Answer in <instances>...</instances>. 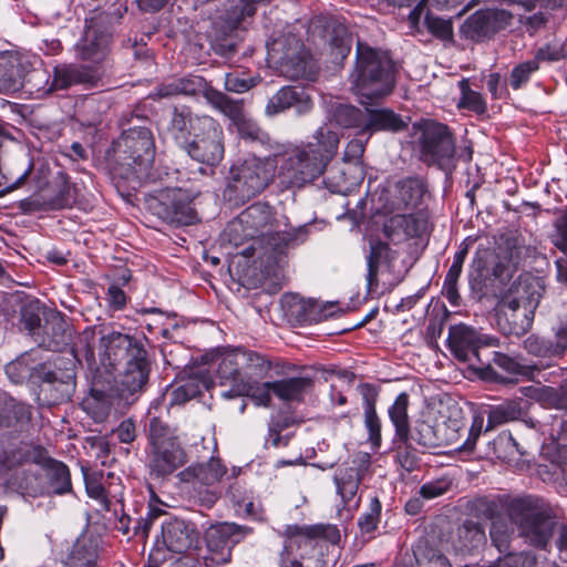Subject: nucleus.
<instances>
[{
    "instance_id": "f257e3e1",
    "label": "nucleus",
    "mask_w": 567,
    "mask_h": 567,
    "mask_svg": "<svg viewBox=\"0 0 567 567\" xmlns=\"http://www.w3.org/2000/svg\"><path fill=\"white\" fill-rule=\"evenodd\" d=\"M151 372V361L144 341L140 338L111 331L100 337V365L95 367L93 399L100 403L94 414L97 422L104 421L111 409L107 390L103 383L117 384L121 396L134 394L145 389Z\"/></svg>"
},
{
    "instance_id": "f03ea898",
    "label": "nucleus",
    "mask_w": 567,
    "mask_h": 567,
    "mask_svg": "<svg viewBox=\"0 0 567 567\" xmlns=\"http://www.w3.org/2000/svg\"><path fill=\"white\" fill-rule=\"evenodd\" d=\"M470 509L474 516L485 519L505 513L516 526L518 536L538 548H545L554 533V511L544 498L535 495L480 496L471 502Z\"/></svg>"
},
{
    "instance_id": "7ed1b4c3",
    "label": "nucleus",
    "mask_w": 567,
    "mask_h": 567,
    "mask_svg": "<svg viewBox=\"0 0 567 567\" xmlns=\"http://www.w3.org/2000/svg\"><path fill=\"white\" fill-rule=\"evenodd\" d=\"M312 138L315 142L295 145L285 152L280 175L291 187H301L323 174L327 165L337 154L340 133L329 125L319 126Z\"/></svg>"
},
{
    "instance_id": "20e7f679",
    "label": "nucleus",
    "mask_w": 567,
    "mask_h": 567,
    "mask_svg": "<svg viewBox=\"0 0 567 567\" xmlns=\"http://www.w3.org/2000/svg\"><path fill=\"white\" fill-rule=\"evenodd\" d=\"M395 63L388 52L358 41L349 83L361 104L368 105L390 95L395 86Z\"/></svg>"
},
{
    "instance_id": "39448f33",
    "label": "nucleus",
    "mask_w": 567,
    "mask_h": 567,
    "mask_svg": "<svg viewBox=\"0 0 567 567\" xmlns=\"http://www.w3.org/2000/svg\"><path fill=\"white\" fill-rule=\"evenodd\" d=\"M20 462L39 466V473L24 472L19 480V488L32 497L63 495L72 491L69 467L50 456L41 445L25 444L20 450Z\"/></svg>"
},
{
    "instance_id": "423d86ee",
    "label": "nucleus",
    "mask_w": 567,
    "mask_h": 567,
    "mask_svg": "<svg viewBox=\"0 0 567 567\" xmlns=\"http://www.w3.org/2000/svg\"><path fill=\"white\" fill-rule=\"evenodd\" d=\"M179 134L182 147L192 159L209 166L223 159V131L210 116L194 115L183 107L179 111Z\"/></svg>"
},
{
    "instance_id": "0eeeda50",
    "label": "nucleus",
    "mask_w": 567,
    "mask_h": 567,
    "mask_svg": "<svg viewBox=\"0 0 567 567\" xmlns=\"http://www.w3.org/2000/svg\"><path fill=\"white\" fill-rule=\"evenodd\" d=\"M412 137L414 148L423 163L441 168L452 163L455 155V138L447 125L433 120H422L413 124Z\"/></svg>"
},
{
    "instance_id": "6e6552de",
    "label": "nucleus",
    "mask_w": 567,
    "mask_h": 567,
    "mask_svg": "<svg viewBox=\"0 0 567 567\" xmlns=\"http://www.w3.org/2000/svg\"><path fill=\"white\" fill-rule=\"evenodd\" d=\"M274 176V163L250 156L233 164L226 192L230 199L244 203L264 192L272 182Z\"/></svg>"
},
{
    "instance_id": "1a4fd4ad",
    "label": "nucleus",
    "mask_w": 567,
    "mask_h": 567,
    "mask_svg": "<svg viewBox=\"0 0 567 567\" xmlns=\"http://www.w3.org/2000/svg\"><path fill=\"white\" fill-rule=\"evenodd\" d=\"M268 60L290 80L313 81L317 66L302 42L292 33L281 34L267 43Z\"/></svg>"
},
{
    "instance_id": "9d476101",
    "label": "nucleus",
    "mask_w": 567,
    "mask_h": 567,
    "mask_svg": "<svg viewBox=\"0 0 567 567\" xmlns=\"http://www.w3.org/2000/svg\"><path fill=\"white\" fill-rule=\"evenodd\" d=\"M449 347L454 357L468 363L484 379L498 380L495 368L491 365L489 360L482 359V346H495L496 339L482 337L470 326L460 323L451 326L449 329Z\"/></svg>"
},
{
    "instance_id": "9b49d317",
    "label": "nucleus",
    "mask_w": 567,
    "mask_h": 567,
    "mask_svg": "<svg viewBox=\"0 0 567 567\" xmlns=\"http://www.w3.org/2000/svg\"><path fill=\"white\" fill-rule=\"evenodd\" d=\"M225 473L226 467L214 456H210L206 464H193L179 472V494L187 495L199 505L210 508L219 498V493L212 487Z\"/></svg>"
},
{
    "instance_id": "f8f14e48",
    "label": "nucleus",
    "mask_w": 567,
    "mask_h": 567,
    "mask_svg": "<svg viewBox=\"0 0 567 567\" xmlns=\"http://www.w3.org/2000/svg\"><path fill=\"white\" fill-rule=\"evenodd\" d=\"M116 156L127 177L146 174L155 156L152 132L143 126L124 131L116 142Z\"/></svg>"
},
{
    "instance_id": "ddd939ff",
    "label": "nucleus",
    "mask_w": 567,
    "mask_h": 567,
    "mask_svg": "<svg viewBox=\"0 0 567 567\" xmlns=\"http://www.w3.org/2000/svg\"><path fill=\"white\" fill-rule=\"evenodd\" d=\"M271 369V362L261 353L238 347L223 352L217 374L221 384L230 388L240 381L264 379Z\"/></svg>"
},
{
    "instance_id": "4468645a",
    "label": "nucleus",
    "mask_w": 567,
    "mask_h": 567,
    "mask_svg": "<svg viewBox=\"0 0 567 567\" xmlns=\"http://www.w3.org/2000/svg\"><path fill=\"white\" fill-rule=\"evenodd\" d=\"M112 14L93 11L85 19V31L78 43L79 56L92 63L103 62L110 54L114 38Z\"/></svg>"
},
{
    "instance_id": "2eb2a0df",
    "label": "nucleus",
    "mask_w": 567,
    "mask_h": 567,
    "mask_svg": "<svg viewBox=\"0 0 567 567\" xmlns=\"http://www.w3.org/2000/svg\"><path fill=\"white\" fill-rule=\"evenodd\" d=\"M31 80L43 81L39 86L42 96L53 94L58 91L69 90L75 85L93 87L101 80L97 69L81 63H59L53 66L52 72L45 70L35 71Z\"/></svg>"
},
{
    "instance_id": "dca6fc26",
    "label": "nucleus",
    "mask_w": 567,
    "mask_h": 567,
    "mask_svg": "<svg viewBox=\"0 0 567 567\" xmlns=\"http://www.w3.org/2000/svg\"><path fill=\"white\" fill-rule=\"evenodd\" d=\"M369 468L370 455L368 453H359L336 468L333 483L344 509L351 512L359 507L361 502L360 485Z\"/></svg>"
},
{
    "instance_id": "f3484780",
    "label": "nucleus",
    "mask_w": 567,
    "mask_h": 567,
    "mask_svg": "<svg viewBox=\"0 0 567 567\" xmlns=\"http://www.w3.org/2000/svg\"><path fill=\"white\" fill-rule=\"evenodd\" d=\"M177 435L175 427L161 417L150 422L152 446L151 468L157 476H167L176 468Z\"/></svg>"
},
{
    "instance_id": "a211bd4d",
    "label": "nucleus",
    "mask_w": 567,
    "mask_h": 567,
    "mask_svg": "<svg viewBox=\"0 0 567 567\" xmlns=\"http://www.w3.org/2000/svg\"><path fill=\"white\" fill-rule=\"evenodd\" d=\"M437 433L440 446H455V450L472 454L481 436L483 427V416L475 415L470 429L466 426L462 410L455 408L442 423H437Z\"/></svg>"
},
{
    "instance_id": "6ab92c4d",
    "label": "nucleus",
    "mask_w": 567,
    "mask_h": 567,
    "mask_svg": "<svg viewBox=\"0 0 567 567\" xmlns=\"http://www.w3.org/2000/svg\"><path fill=\"white\" fill-rule=\"evenodd\" d=\"M70 367H56L47 362L40 370V377L37 380L39 386L38 400L44 405H56L68 402L75 391V372Z\"/></svg>"
},
{
    "instance_id": "aec40b11",
    "label": "nucleus",
    "mask_w": 567,
    "mask_h": 567,
    "mask_svg": "<svg viewBox=\"0 0 567 567\" xmlns=\"http://www.w3.org/2000/svg\"><path fill=\"white\" fill-rule=\"evenodd\" d=\"M429 230V214L425 210L413 213L394 212L383 223V235L394 245L410 238H419Z\"/></svg>"
},
{
    "instance_id": "412c9836",
    "label": "nucleus",
    "mask_w": 567,
    "mask_h": 567,
    "mask_svg": "<svg viewBox=\"0 0 567 567\" xmlns=\"http://www.w3.org/2000/svg\"><path fill=\"white\" fill-rule=\"evenodd\" d=\"M240 526L223 523L212 526L205 535L208 555H202L206 567H215L230 561L231 548L238 542L234 537L240 532Z\"/></svg>"
},
{
    "instance_id": "4be33fe9",
    "label": "nucleus",
    "mask_w": 567,
    "mask_h": 567,
    "mask_svg": "<svg viewBox=\"0 0 567 567\" xmlns=\"http://www.w3.org/2000/svg\"><path fill=\"white\" fill-rule=\"evenodd\" d=\"M289 109H295L298 115H306L311 112L313 101L305 87L282 86L268 100L265 114L272 117Z\"/></svg>"
},
{
    "instance_id": "5701e85b",
    "label": "nucleus",
    "mask_w": 567,
    "mask_h": 567,
    "mask_svg": "<svg viewBox=\"0 0 567 567\" xmlns=\"http://www.w3.org/2000/svg\"><path fill=\"white\" fill-rule=\"evenodd\" d=\"M426 192L427 186L422 178L408 177L401 179L395 184V192L385 207L391 213L422 210L420 206Z\"/></svg>"
},
{
    "instance_id": "b1692460",
    "label": "nucleus",
    "mask_w": 567,
    "mask_h": 567,
    "mask_svg": "<svg viewBox=\"0 0 567 567\" xmlns=\"http://www.w3.org/2000/svg\"><path fill=\"white\" fill-rule=\"evenodd\" d=\"M554 331V339L538 334L528 336L523 342L524 349L529 354L542 359L561 358L567 352V316L560 318Z\"/></svg>"
},
{
    "instance_id": "393cba45",
    "label": "nucleus",
    "mask_w": 567,
    "mask_h": 567,
    "mask_svg": "<svg viewBox=\"0 0 567 567\" xmlns=\"http://www.w3.org/2000/svg\"><path fill=\"white\" fill-rule=\"evenodd\" d=\"M281 303L286 315L300 323L332 317L336 313L334 308H337L336 302H328L321 307L317 301L295 293L285 295Z\"/></svg>"
},
{
    "instance_id": "a878e982",
    "label": "nucleus",
    "mask_w": 567,
    "mask_h": 567,
    "mask_svg": "<svg viewBox=\"0 0 567 567\" xmlns=\"http://www.w3.org/2000/svg\"><path fill=\"white\" fill-rule=\"evenodd\" d=\"M313 29H322L328 38L331 54L336 60H343L351 51L352 37L347 27L338 19L330 16H319L311 21Z\"/></svg>"
},
{
    "instance_id": "bb28decb",
    "label": "nucleus",
    "mask_w": 567,
    "mask_h": 567,
    "mask_svg": "<svg viewBox=\"0 0 567 567\" xmlns=\"http://www.w3.org/2000/svg\"><path fill=\"white\" fill-rule=\"evenodd\" d=\"M202 551L203 539L197 525L190 520H179V566L197 567Z\"/></svg>"
},
{
    "instance_id": "cd10ccee",
    "label": "nucleus",
    "mask_w": 567,
    "mask_h": 567,
    "mask_svg": "<svg viewBox=\"0 0 567 567\" xmlns=\"http://www.w3.org/2000/svg\"><path fill=\"white\" fill-rule=\"evenodd\" d=\"M274 221L272 208L266 203H255L238 216V223L243 226L245 235L249 237L257 234L270 235Z\"/></svg>"
},
{
    "instance_id": "c85d7f7f",
    "label": "nucleus",
    "mask_w": 567,
    "mask_h": 567,
    "mask_svg": "<svg viewBox=\"0 0 567 567\" xmlns=\"http://www.w3.org/2000/svg\"><path fill=\"white\" fill-rule=\"evenodd\" d=\"M405 126L403 118L390 109L365 107L363 133L369 135L377 132L396 133L403 131Z\"/></svg>"
},
{
    "instance_id": "c756f323",
    "label": "nucleus",
    "mask_w": 567,
    "mask_h": 567,
    "mask_svg": "<svg viewBox=\"0 0 567 567\" xmlns=\"http://www.w3.org/2000/svg\"><path fill=\"white\" fill-rule=\"evenodd\" d=\"M37 351L32 350L22 353L16 360L6 365V373L8 378L16 384L23 383L27 380H32L33 383L40 377V370L47 362H40L35 357Z\"/></svg>"
},
{
    "instance_id": "7c9ffc66",
    "label": "nucleus",
    "mask_w": 567,
    "mask_h": 567,
    "mask_svg": "<svg viewBox=\"0 0 567 567\" xmlns=\"http://www.w3.org/2000/svg\"><path fill=\"white\" fill-rule=\"evenodd\" d=\"M272 393V382L260 383L259 380L255 381H240L234 384L228 391L221 393L226 399L236 396H249L259 406H270Z\"/></svg>"
},
{
    "instance_id": "2f4dec72",
    "label": "nucleus",
    "mask_w": 567,
    "mask_h": 567,
    "mask_svg": "<svg viewBox=\"0 0 567 567\" xmlns=\"http://www.w3.org/2000/svg\"><path fill=\"white\" fill-rule=\"evenodd\" d=\"M313 388V380L308 377H292L272 381V393L284 402H301Z\"/></svg>"
},
{
    "instance_id": "473e14b6",
    "label": "nucleus",
    "mask_w": 567,
    "mask_h": 567,
    "mask_svg": "<svg viewBox=\"0 0 567 567\" xmlns=\"http://www.w3.org/2000/svg\"><path fill=\"white\" fill-rule=\"evenodd\" d=\"M364 114L365 110L361 111L353 105L334 103L330 105L327 122L322 125H329L333 131H336L333 124L344 128L354 127L360 128L363 133Z\"/></svg>"
},
{
    "instance_id": "72a5a7b5",
    "label": "nucleus",
    "mask_w": 567,
    "mask_h": 567,
    "mask_svg": "<svg viewBox=\"0 0 567 567\" xmlns=\"http://www.w3.org/2000/svg\"><path fill=\"white\" fill-rule=\"evenodd\" d=\"M97 559V543L92 537H79L63 560L64 567H94Z\"/></svg>"
},
{
    "instance_id": "f704fd0d",
    "label": "nucleus",
    "mask_w": 567,
    "mask_h": 567,
    "mask_svg": "<svg viewBox=\"0 0 567 567\" xmlns=\"http://www.w3.org/2000/svg\"><path fill=\"white\" fill-rule=\"evenodd\" d=\"M23 85V75L19 59L8 52L0 53V93L19 91Z\"/></svg>"
},
{
    "instance_id": "c9c22d12",
    "label": "nucleus",
    "mask_w": 567,
    "mask_h": 567,
    "mask_svg": "<svg viewBox=\"0 0 567 567\" xmlns=\"http://www.w3.org/2000/svg\"><path fill=\"white\" fill-rule=\"evenodd\" d=\"M467 252L468 250L465 246L454 254L453 262L444 279L443 295L453 307H458L462 302L457 285Z\"/></svg>"
},
{
    "instance_id": "e433bc0d",
    "label": "nucleus",
    "mask_w": 567,
    "mask_h": 567,
    "mask_svg": "<svg viewBox=\"0 0 567 567\" xmlns=\"http://www.w3.org/2000/svg\"><path fill=\"white\" fill-rule=\"evenodd\" d=\"M486 542L483 526L473 520H465L456 529L454 545L457 550L471 553L482 547Z\"/></svg>"
},
{
    "instance_id": "4c0bfd02",
    "label": "nucleus",
    "mask_w": 567,
    "mask_h": 567,
    "mask_svg": "<svg viewBox=\"0 0 567 567\" xmlns=\"http://www.w3.org/2000/svg\"><path fill=\"white\" fill-rule=\"evenodd\" d=\"M44 310V307L41 305L39 300H33L25 303L21 309V327L29 334L37 337V341L44 342V334H49V321L47 320L45 326L41 324V315Z\"/></svg>"
},
{
    "instance_id": "58836bf2",
    "label": "nucleus",
    "mask_w": 567,
    "mask_h": 567,
    "mask_svg": "<svg viewBox=\"0 0 567 567\" xmlns=\"http://www.w3.org/2000/svg\"><path fill=\"white\" fill-rule=\"evenodd\" d=\"M410 405L409 394L400 393L394 402L389 406L388 414L395 430V441H406L408 430L410 427L408 409Z\"/></svg>"
},
{
    "instance_id": "ea45409f",
    "label": "nucleus",
    "mask_w": 567,
    "mask_h": 567,
    "mask_svg": "<svg viewBox=\"0 0 567 567\" xmlns=\"http://www.w3.org/2000/svg\"><path fill=\"white\" fill-rule=\"evenodd\" d=\"M513 288L514 293L522 297L523 308H525V310H529V313H533L544 293L542 280L530 276L519 277L517 284L514 285Z\"/></svg>"
},
{
    "instance_id": "a19ab883",
    "label": "nucleus",
    "mask_w": 567,
    "mask_h": 567,
    "mask_svg": "<svg viewBox=\"0 0 567 567\" xmlns=\"http://www.w3.org/2000/svg\"><path fill=\"white\" fill-rule=\"evenodd\" d=\"M399 442L406 447L411 446L413 442L426 449L441 447L437 426L427 421H416L414 427L408 430V440Z\"/></svg>"
},
{
    "instance_id": "79ce46f5",
    "label": "nucleus",
    "mask_w": 567,
    "mask_h": 567,
    "mask_svg": "<svg viewBox=\"0 0 567 567\" xmlns=\"http://www.w3.org/2000/svg\"><path fill=\"white\" fill-rule=\"evenodd\" d=\"M153 214L167 224L177 221V190L162 189L151 203Z\"/></svg>"
},
{
    "instance_id": "37998d69",
    "label": "nucleus",
    "mask_w": 567,
    "mask_h": 567,
    "mask_svg": "<svg viewBox=\"0 0 567 567\" xmlns=\"http://www.w3.org/2000/svg\"><path fill=\"white\" fill-rule=\"evenodd\" d=\"M416 567H452L447 557L427 540L421 539L413 547Z\"/></svg>"
},
{
    "instance_id": "c03bdc74",
    "label": "nucleus",
    "mask_w": 567,
    "mask_h": 567,
    "mask_svg": "<svg viewBox=\"0 0 567 567\" xmlns=\"http://www.w3.org/2000/svg\"><path fill=\"white\" fill-rule=\"evenodd\" d=\"M533 323V313L523 308L522 312L511 315H497V326L499 330L506 336L519 337L526 333Z\"/></svg>"
},
{
    "instance_id": "a18cd8bd",
    "label": "nucleus",
    "mask_w": 567,
    "mask_h": 567,
    "mask_svg": "<svg viewBox=\"0 0 567 567\" xmlns=\"http://www.w3.org/2000/svg\"><path fill=\"white\" fill-rule=\"evenodd\" d=\"M96 337L97 331L95 327L85 328L78 337L72 350L74 358L78 361L85 360L90 369H93L96 364L94 354Z\"/></svg>"
},
{
    "instance_id": "49530a36",
    "label": "nucleus",
    "mask_w": 567,
    "mask_h": 567,
    "mask_svg": "<svg viewBox=\"0 0 567 567\" xmlns=\"http://www.w3.org/2000/svg\"><path fill=\"white\" fill-rule=\"evenodd\" d=\"M208 103L224 115L229 117L234 123L239 120L244 113V104L241 100H234L225 93L213 89L208 92Z\"/></svg>"
},
{
    "instance_id": "de8ad7c7",
    "label": "nucleus",
    "mask_w": 567,
    "mask_h": 567,
    "mask_svg": "<svg viewBox=\"0 0 567 567\" xmlns=\"http://www.w3.org/2000/svg\"><path fill=\"white\" fill-rule=\"evenodd\" d=\"M520 416L522 410L519 404L515 401H506L489 409L487 414V430L518 420Z\"/></svg>"
},
{
    "instance_id": "09e8293b",
    "label": "nucleus",
    "mask_w": 567,
    "mask_h": 567,
    "mask_svg": "<svg viewBox=\"0 0 567 567\" xmlns=\"http://www.w3.org/2000/svg\"><path fill=\"white\" fill-rule=\"evenodd\" d=\"M364 425L369 433V441L373 447L381 445V420L375 410V395H365L364 403Z\"/></svg>"
},
{
    "instance_id": "8fccbe9b",
    "label": "nucleus",
    "mask_w": 567,
    "mask_h": 567,
    "mask_svg": "<svg viewBox=\"0 0 567 567\" xmlns=\"http://www.w3.org/2000/svg\"><path fill=\"white\" fill-rule=\"evenodd\" d=\"M289 533L292 535L305 536L306 539L313 540L315 538H322L331 544H337L340 540V532L333 525H315L306 527H288Z\"/></svg>"
},
{
    "instance_id": "3c124183",
    "label": "nucleus",
    "mask_w": 567,
    "mask_h": 567,
    "mask_svg": "<svg viewBox=\"0 0 567 567\" xmlns=\"http://www.w3.org/2000/svg\"><path fill=\"white\" fill-rule=\"evenodd\" d=\"M464 32L474 41H481L494 34L485 10L475 12L466 20Z\"/></svg>"
},
{
    "instance_id": "603ef678",
    "label": "nucleus",
    "mask_w": 567,
    "mask_h": 567,
    "mask_svg": "<svg viewBox=\"0 0 567 567\" xmlns=\"http://www.w3.org/2000/svg\"><path fill=\"white\" fill-rule=\"evenodd\" d=\"M260 82L259 76H250L244 71L235 70L225 74V90L233 93H245Z\"/></svg>"
},
{
    "instance_id": "864d4df0",
    "label": "nucleus",
    "mask_w": 567,
    "mask_h": 567,
    "mask_svg": "<svg viewBox=\"0 0 567 567\" xmlns=\"http://www.w3.org/2000/svg\"><path fill=\"white\" fill-rule=\"evenodd\" d=\"M7 414L11 415L10 427H24L31 421V406L3 393Z\"/></svg>"
},
{
    "instance_id": "5fc2aeb1",
    "label": "nucleus",
    "mask_w": 567,
    "mask_h": 567,
    "mask_svg": "<svg viewBox=\"0 0 567 567\" xmlns=\"http://www.w3.org/2000/svg\"><path fill=\"white\" fill-rule=\"evenodd\" d=\"M239 136L249 142L265 144L269 141V135L251 118L244 114L234 123Z\"/></svg>"
},
{
    "instance_id": "6e6d98bb",
    "label": "nucleus",
    "mask_w": 567,
    "mask_h": 567,
    "mask_svg": "<svg viewBox=\"0 0 567 567\" xmlns=\"http://www.w3.org/2000/svg\"><path fill=\"white\" fill-rule=\"evenodd\" d=\"M537 558L532 551L508 553L488 567H536Z\"/></svg>"
},
{
    "instance_id": "4d7b16f0",
    "label": "nucleus",
    "mask_w": 567,
    "mask_h": 567,
    "mask_svg": "<svg viewBox=\"0 0 567 567\" xmlns=\"http://www.w3.org/2000/svg\"><path fill=\"white\" fill-rule=\"evenodd\" d=\"M489 537L498 551L505 553L509 549L513 529L505 522L494 520L491 525Z\"/></svg>"
},
{
    "instance_id": "13d9d810",
    "label": "nucleus",
    "mask_w": 567,
    "mask_h": 567,
    "mask_svg": "<svg viewBox=\"0 0 567 567\" xmlns=\"http://www.w3.org/2000/svg\"><path fill=\"white\" fill-rule=\"evenodd\" d=\"M424 23L429 32L442 41H451L453 39V24L450 19H443L427 13Z\"/></svg>"
},
{
    "instance_id": "bf43d9fd",
    "label": "nucleus",
    "mask_w": 567,
    "mask_h": 567,
    "mask_svg": "<svg viewBox=\"0 0 567 567\" xmlns=\"http://www.w3.org/2000/svg\"><path fill=\"white\" fill-rule=\"evenodd\" d=\"M156 546L158 550L163 547L172 554L177 553V519L175 517L163 522L161 537H157Z\"/></svg>"
},
{
    "instance_id": "052dcab7",
    "label": "nucleus",
    "mask_w": 567,
    "mask_h": 567,
    "mask_svg": "<svg viewBox=\"0 0 567 567\" xmlns=\"http://www.w3.org/2000/svg\"><path fill=\"white\" fill-rule=\"evenodd\" d=\"M209 91H213V87L199 75H188L179 79V94L203 95L207 100Z\"/></svg>"
},
{
    "instance_id": "680f3d73",
    "label": "nucleus",
    "mask_w": 567,
    "mask_h": 567,
    "mask_svg": "<svg viewBox=\"0 0 567 567\" xmlns=\"http://www.w3.org/2000/svg\"><path fill=\"white\" fill-rule=\"evenodd\" d=\"M538 69L539 64L537 63L536 60H529L519 63L511 72L508 80L509 85L512 86L513 90L520 89L524 84H526L529 81L530 75L535 73Z\"/></svg>"
},
{
    "instance_id": "e2e57ef3",
    "label": "nucleus",
    "mask_w": 567,
    "mask_h": 567,
    "mask_svg": "<svg viewBox=\"0 0 567 567\" xmlns=\"http://www.w3.org/2000/svg\"><path fill=\"white\" fill-rule=\"evenodd\" d=\"M381 503L374 497L370 502L369 511L363 513L358 519V526L362 534H372L380 522Z\"/></svg>"
},
{
    "instance_id": "0e129e2a",
    "label": "nucleus",
    "mask_w": 567,
    "mask_h": 567,
    "mask_svg": "<svg viewBox=\"0 0 567 567\" xmlns=\"http://www.w3.org/2000/svg\"><path fill=\"white\" fill-rule=\"evenodd\" d=\"M396 257L394 250L390 246L381 240H370V250L367 256V261L372 264H390Z\"/></svg>"
},
{
    "instance_id": "69168bd1",
    "label": "nucleus",
    "mask_w": 567,
    "mask_h": 567,
    "mask_svg": "<svg viewBox=\"0 0 567 567\" xmlns=\"http://www.w3.org/2000/svg\"><path fill=\"white\" fill-rule=\"evenodd\" d=\"M181 381L183 383L179 384V402L197 396L200 394L202 388L206 386V380L202 370L194 378H183Z\"/></svg>"
},
{
    "instance_id": "338daca9",
    "label": "nucleus",
    "mask_w": 567,
    "mask_h": 567,
    "mask_svg": "<svg viewBox=\"0 0 567 567\" xmlns=\"http://www.w3.org/2000/svg\"><path fill=\"white\" fill-rule=\"evenodd\" d=\"M462 89V99L460 105L467 107L478 114H482L486 111V103L483 96L468 87L465 81L461 82Z\"/></svg>"
},
{
    "instance_id": "774afa93",
    "label": "nucleus",
    "mask_w": 567,
    "mask_h": 567,
    "mask_svg": "<svg viewBox=\"0 0 567 567\" xmlns=\"http://www.w3.org/2000/svg\"><path fill=\"white\" fill-rule=\"evenodd\" d=\"M305 545L311 549L308 556H302L300 560L290 561V567H327V563L319 549L316 548L313 540L306 539Z\"/></svg>"
}]
</instances>
